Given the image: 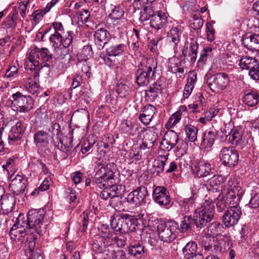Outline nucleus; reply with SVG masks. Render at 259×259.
<instances>
[{
  "label": "nucleus",
  "mask_w": 259,
  "mask_h": 259,
  "mask_svg": "<svg viewBox=\"0 0 259 259\" xmlns=\"http://www.w3.org/2000/svg\"><path fill=\"white\" fill-rule=\"evenodd\" d=\"M96 164L98 169L95 175V181L99 188H104L100 193V197L106 200L109 198L118 197L119 191H118L117 186L113 185L115 183V174L117 172L115 164L110 162L105 165L99 159L96 162Z\"/></svg>",
  "instance_id": "f257e3e1"
},
{
  "label": "nucleus",
  "mask_w": 259,
  "mask_h": 259,
  "mask_svg": "<svg viewBox=\"0 0 259 259\" xmlns=\"http://www.w3.org/2000/svg\"><path fill=\"white\" fill-rule=\"evenodd\" d=\"M52 58V54L50 51L46 48L39 49L35 48L31 50L29 53L28 60L25 62V65L29 67L30 69L34 68L42 70L47 67L50 69V66L45 63Z\"/></svg>",
  "instance_id": "f03ea898"
},
{
  "label": "nucleus",
  "mask_w": 259,
  "mask_h": 259,
  "mask_svg": "<svg viewBox=\"0 0 259 259\" xmlns=\"http://www.w3.org/2000/svg\"><path fill=\"white\" fill-rule=\"evenodd\" d=\"M214 211L212 200L206 198L204 202L195 209L193 214L196 221V227L201 228L210 222L214 217Z\"/></svg>",
  "instance_id": "7ed1b4c3"
},
{
  "label": "nucleus",
  "mask_w": 259,
  "mask_h": 259,
  "mask_svg": "<svg viewBox=\"0 0 259 259\" xmlns=\"http://www.w3.org/2000/svg\"><path fill=\"white\" fill-rule=\"evenodd\" d=\"M110 226L116 234H126L136 228L134 219L127 214L111 217Z\"/></svg>",
  "instance_id": "20e7f679"
},
{
  "label": "nucleus",
  "mask_w": 259,
  "mask_h": 259,
  "mask_svg": "<svg viewBox=\"0 0 259 259\" xmlns=\"http://www.w3.org/2000/svg\"><path fill=\"white\" fill-rule=\"evenodd\" d=\"M46 212L42 209L30 210L27 214L26 227L34 229L39 235H42L46 231V225L44 224Z\"/></svg>",
  "instance_id": "39448f33"
},
{
  "label": "nucleus",
  "mask_w": 259,
  "mask_h": 259,
  "mask_svg": "<svg viewBox=\"0 0 259 259\" xmlns=\"http://www.w3.org/2000/svg\"><path fill=\"white\" fill-rule=\"evenodd\" d=\"M157 228L159 239L165 243L172 241L180 231L178 224L171 220L166 222H161Z\"/></svg>",
  "instance_id": "423d86ee"
},
{
  "label": "nucleus",
  "mask_w": 259,
  "mask_h": 259,
  "mask_svg": "<svg viewBox=\"0 0 259 259\" xmlns=\"http://www.w3.org/2000/svg\"><path fill=\"white\" fill-rule=\"evenodd\" d=\"M240 182L237 177L231 176L227 184V197L233 199V201L235 203H239L244 194V190L240 186Z\"/></svg>",
  "instance_id": "0eeeda50"
},
{
  "label": "nucleus",
  "mask_w": 259,
  "mask_h": 259,
  "mask_svg": "<svg viewBox=\"0 0 259 259\" xmlns=\"http://www.w3.org/2000/svg\"><path fill=\"white\" fill-rule=\"evenodd\" d=\"M23 219L24 215L20 213L9 232L10 238L13 244L19 241L22 242L21 237H24L26 235L25 229H23V224H25L23 221Z\"/></svg>",
  "instance_id": "6e6552de"
},
{
  "label": "nucleus",
  "mask_w": 259,
  "mask_h": 259,
  "mask_svg": "<svg viewBox=\"0 0 259 259\" xmlns=\"http://www.w3.org/2000/svg\"><path fill=\"white\" fill-rule=\"evenodd\" d=\"M220 158L223 164L233 167L238 163L239 153L232 147H223L220 151Z\"/></svg>",
  "instance_id": "1a4fd4ad"
},
{
  "label": "nucleus",
  "mask_w": 259,
  "mask_h": 259,
  "mask_svg": "<svg viewBox=\"0 0 259 259\" xmlns=\"http://www.w3.org/2000/svg\"><path fill=\"white\" fill-rule=\"evenodd\" d=\"M233 205L225 211L223 217V221L225 225L230 227L236 225L241 214V208L239 206V203H235L233 201Z\"/></svg>",
  "instance_id": "9d476101"
},
{
  "label": "nucleus",
  "mask_w": 259,
  "mask_h": 259,
  "mask_svg": "<svg viewBox=\"0 0 259 259\" xmlns=\"http://www.w3.org/2000/svg\"><path fill=\"white\" fill-rule=\"evenodd\" d=\"M14 104L17 106L19 112H26L33 108V101L30 96L23 95L20 92H17L12 95Z\"/></svg>",
  "instance_id": "9b49d317"
},
{
  "label": "nucleus",
  "mask_w": 259,
  "mask_h": 259,
  "mask_svg": "<svg viewBox=\"0 0 259 259\" xmlns=\"http://www.w3.org/2000/svg\"><path fill=\"white\" fill-rule=\"evenodd\" d=\"M229 82L227 74L219 73L214 75L212 82L209 83V87L212 92L219 93L226 89L229 86Z\"/></svg>",
  "instance_id": "f8f14e48"
},
{
  "label": "nucleus",
  "mask_w": 259,
  "mask_h": 259,
  "mask_svg": "<svg viewBox=\"0 0 259 259\" xmlns=\"http://www.w3.org/2000/svg\"><path fill=\"white\" fill-rule=\"evenodd\" d=\"M147 191L144 186H140L130 193L125 199L127 202L135 205L141 204L146 198Z\"/></svg>",
  "instance_id": "ddd939ff"
},
{
  "label": "nucleus",
  "mask_w": 259,
  "mask_h": 259,
  "mask_svg": "<svg viewBox=\"0 0 259 259\" xmlns=\"http://www.w3.org/2000/svg\"><path fill=\"white\" fill-rule=\"evenodd\" d=\"M153 197L156 203L160 205H167L170 201L169 192L163 186H157L153 191Z\"/></svg>",
  "instance_id": "4468645a"
},
{
  "label": "nucleus",
  "mask_w": 259,
  "mask_h": 259,
  "mask_svg": "<svg viewBox=\"0 0 259 259\" xmlns=\"http://www.w3.org/2000/svg\"><path fill=\"white\" fill-rule=\"evenodd\" d=\"M179 140V136L174 131L166 132L160 143V147L163 150L169 151L177 144Z\"/></svg>",
  "instance_id": "2eb2a0df"
},
{
  "label": "nucleus",
  "mask_w": 259,
  "mask_h": 259,
  "mask_svg": "<svg viewBox=\"0 0 259 259\" xmlns=\"http://www.w3.org/2000/svg\"><path fill=\"white\" fill-rule=\"evenodd\" d=\"M124 12L123 7L120 5L115 6L109 15V17L112 20L114 25H118V29L122 28L126 21L123 17Z\"/></svg>",
  "instance_id": "dca6fc26"
},
{
  "label": "nucleus",
  "mask_w": 259,
  "mask_h": 259,
  "mask_svg": "<svg viewBox=\"0 0 259 259\" xmlns=\"http://www.w3.org/2000/svg\"><path fill=\"white\" fill-rule=\"evenodd\" d=\"M193 174L198 178L206 177L211 172V165L203 161L195 162L191 166Z\"/></svg>",
  "instance_id": "f3484780"
},
{
  "label": "nucleus",
  "mask_w": 259,
  "mask_h": 259,
  "mask_svg": "<svg viewBox=\"0 0 259 259\" xmlns=\"http://www.w3.org/2000/svg\"><path fill=\"white\" fill-rule=\"evenodd\" d=\"M53 139V136L46 131L39 130L33 135L34 143L36 147H46Z\"/></svg>",
  "instance_id": "a211bd4d"
},
{
  "label": "nucleus",
  "mask_w": 259,
  "mask_h": 259,
  "mask_svg": "<svg viewBox=\"0 0 259 259\" xmlns=\"http://www.w3.org/2000/svg\"><path fill=\"white\" fill-rule=\"evenodd\" d=\"M156 112V108L154 106L146 105L141 110L139 118L144 124L148 125L151 121Z\"/></svg>",
  "instance_id": "6ab92c4d"
},
{
  "label": "nucleus",
  "mask_w": 259,
  "mask_h": 259,
  "mask_svg": "<svg viewBox=\"0 0 259 259\" xmlns=\"http://www.w3.org/2000/svg\"><path fill=\"white\" fill-rule=\"evenodd\" d=\"M95 41L99 49H102L111 38L110 33L104 28L97 29L94 34Z\"/></svg>",
  "instance_id": "aec40b11"
},
{
  "label": "nucleus",
  "mask_w": 259,
  "mask_h": 259,
  "mask_svg": "<svg viewBox=\"0 0 259 259\" xmlns=\"http://www.w3.org/2000/svg\"><path fill=\"white\" fill-rule=\"evenodd\" d=\"M242 100L244 104L249 107L256 106L259 102V91L252 90L246 91Z\"/></svg>",
  "instance_id": "412c9836"
},
{
  "label": "nucleus",
  "mask_w": 259,
  "mask_h": 259,
  "mask_svg": "<svg viewBox=\"0 0 259 259\" xmlns=\"http://www.w3.org/2000/svg\"><path fill=\"white\" fill-rule=\"evenodd\" d=\"M136 75V82L139 86L146 85L150 82V80L155 79V75L143 68L138 69Z\"/></svg>",
  "instance_id": "4be33fe9"
},
{
  "label": "nucleus",
  "mask_w": 259,
  "mask_h": 259,
  "mask_svg": "<svg viewBox=\"0 0 259 259\" xmlns=\"http://www.w3.org/2000/svg\"><path fill=\"white\" fill-rule=\"evenodd\" d=\"M10 185L14 194L19 195L25 191L26 188V180L21 176L17 175L12 179Z\"/></svg>",
  "instance_id": "5701e85b"
},
{
  "label": "nucleus",
  "mask_w": 259,
  "mask_h": 259,
  "mask_svg": "<svg viewBox=\"0 0 259 259\" xmlns=\"http://www.w3.org/2000/svg\"><path fill=\"white\" fill-rule=\"evenodd\" d=\"M245 133L241 128H236L233 131L231 143L236 146L242 147L247 141L245 140Z\"/></svg>",
  "instance_id": "b1692460"
},
{
  "label": "nucleus",
  "mask_w": 259,
  "mask_h": 259,
  "mask_svg": "<svg viewBox=\"0 0 259 259\" xmlns=\"http://www.w3.org/2000/svg\"><path fill=\"white\" fill-rule=\"evenodd\" d=\"M168 155V154L160 155L154 160L151 169V171L153 175L158 176L163 171L164 165L167 160Z\"/></svg>",
  "instance_id": "393cba45"
},
{
  "label": "nucleus",
  "mask_w": 259,
  "mask_h": 259,
  "mask_svg": "<svg viewBox=\"0 0 259 259\" xmlns=\"http://www.w3.org/2000/svg\"><path fill=\"white\" fill-rule=\"evenodd\" d=\"M167 23V16L162 12H159L157 15L154 14L150 21V26L156 29H160Z\"/></svg>",
  "instance_id": "a878e982"
},
{
  "label": "nucleus",
  "mask_w": 259,
  "mask_h": 259,
  "mask_svg": "<svg viewBox=\"0 0 259 259\" xmlns=\"http://www.w3.org/2000/svg\"><path fill=\"white\" fill-rule=\"evenodd\" d=\"M242 44L248 50L259 52V35L251 34L243 39Z\"/></svg>",
  "instance_id": "bb28decb"
},
{
  "label": "nucleus",
  "mask_w": 259,
  "mask_h": 259,
  "mask_svg": "<svg viewBox=\"0 0 259 259\" xmlns=\"http://www.w3.org/2000/svg\"><path fill=\"white\" fill-rule=\"evenodd\" d=\"M15 198L12 195H4L0 199L2 209L7 213L11 212L15 206Z\"/></svg>",
  "instance_id": "cd10ccee"
},
{
  "label": "nucleus",
  "mask_w": 259,
  "mask_h": 259,
  "mask_svg": "<svg viewBox=\"0 0 259 259\" xmlns=\"http://www.w3.org/2000/svg\"><path fill=\"white\" fill-rule=\"evenodd\" d=\"M196 80L197 74L196 72L194 71L190 72L187 79V83L185 85L183 92V97L185 99H187L191 94Z\"/></svg>",
  "instance_id": "c85d7f7f"
},
{
  "label": "nucleus",
  "mask_w": 259,
  "mask_h": 259,
  "mask_svg": "<svg viewBox=\"0 0 259 259\" xmlns=\"http://www.w3.org/2000/svg\"><path fill=\"white\" fill-rule=\"evenodd\" d=\"M216 132L214 131H206L202 138L200 146L202 148H209L213 144L216 138Z\"/></svg>",
  "instance_id": "c756f323"
},
{
  "label": "nucleus",
  "mask_w": 259,
  "mask_h": 259,
  "mask_svg": "<svg viewBox=\"0 0 259 259\" xmlns=\"http://www.w3.org/2000/svg\"><path fill=\"white\" fill-rule=\"evenodd\" d=\"M24 132L23 123L21 121H18L15 125L13 126L9 134V140L11 141H17L22 136Z\"/></svg>",
  "instance_id": "7c9ffc66"
},
{
  "label": "nucleus",
  "mask_w": 259,
  "mask_h": 259,
  "mask_svg": "<svg viewBox=\"0 0 259 259\" xmlns=\"http://www.w3.org/2000/svg\"><path fill=\"white\" fill-rule=\"evenodd\" d=\"M233 200V199L232 198L227 197V194L226 196L220 194L215 200L217 210L222 212L229 204L231 207L234 202Z\"/></svg>",
  "instance_id": "2f4dec72"
},
{
  "label": "nucleus",
  "mask_w": 259,
  "mask_h": 259,
  "mask_svg": "<svg viewBox=\"0 0 259 259\" xmlns=\"http://www.w3.org/2000/svg\"><path fill=\"white\" fill-rule=\"evenodd\" d=\"M239 65L242 69L250 70L259 67V62L255 58L245 56L239 59Z\"/></svg>",
  "instance_id": "473e14b6"
},
{
  "label": "nucleus",
  "mask_w": 259,
  "mask_h": 259,
  "mask_svg": "<svg viewBox=\"0 0 259 259\" xmlns=\"http://www.w3.org/2000/svg\"><path fill=\"white\" fill-rule=\"evenodd\" d=\"M196 199L193 196H190L180 200L179 204L181 207V211L186 213L192 210L196 202Z\"/></svg>",
  "instance_id": "72a5a7b5"
},
{
  "label": "nucleus",
  "mask_w": 259,
  "mask_h": 259,
  "mask_svg": "<svg viewBox=\"0 0 259 259\" xmlns=\"http://www.w3.org/2000/svg\"><path fill=\"white\" fill-rule=\"evenodd\" d=\"M198 48V44L197 42L194 41L190 44L189 49L188 48L184 49L182 54L183 55L186 57H190V61L191 62H194L196 61L197 58V53Z\"/></svg>",
  "instance_id": "f704fd0d"
},
{
  "label": "nucleus",
  "mask_w": 259,
  "mask_h": 259,
  "mask_svg": "<svg viewBox=\"0 0 259 259\" xmlns=\"http://www.w3.org/2000/svg\"><path fill=\"white\" fill-rule=\"evenodd\" d=\"M184 130L189 142H193L195 144V142L197 141L198 128L194 125L188 124L185 126Z\"/></svg>",
  "instance_id": "c9c22d12"
},
{
  "label": "nucleus",
  "mask_w": 259,
  "mask_h": 259,
  "mask_svg": "<svg viewBox=\"0 0 259 259\" xmlns=\"http://www.w3.org/2000/svg\"><path fill=\"white\" fill-rule=\"evenodd\" d=\"M25 68L31 71V74L29 76L24 78L25 85L26 84H33L34 83H38L39 82V71L40 69L33 67V69H30L29 67H27L25 65Z\"/></svg>",
  "instance_id": "e433bc0d"
},
{
  "label": "nucleus",
  "mask_w": 259,
  "mask_h": 259,
  "mask_svg": "<svg viewBox=\"0 0 259 259\" xmlns=\"http://www.w3.org/2000/svg\"><path fill=\"white\" fill-rule=\"evenodd\" d=\"M92 48L90 46H84L77 54V60L80 63L87 60L92 56Z\"/></svg>",
  "instance_id": "4c0bfd02"
},
{
  "label": "nucleus",
  "mask_w": 259,
  "mask_h": 259,
  "mask_svg": "<svg viewBox=\"0 0 259 259\" xmlns=\"http://www.w3.org/2000/svg\"><path fill=\"white\" fill-rule=\"evenodd\" d=\"M125 48L123 44L112 45L106 49V52L109 56H119L123 54Z\"/></svg>",
  "instance_id": "58836bf2"
},
{
  "label": "nucleus",
  "mask_w": 259,
  "mask_h": 259,
  "mask_svg": "<svg viewBox=\"0 0 259 259\" xmlns=\"http://www.w3.org/2000/svg\"><path fill=\"white\" fill-rule=\"evenodd\" d=\"M197 249V245L195 242L192 241L187 243L183 248V253L184 257L186 258L192 257L196 253Z\"/></svg>",
  "instance_id": "ea45409f"
},
{
  "label": "nucleus",
  "mask_w": 259,
  "mask_h": 259,
  "mask_svg": "<svg viewBox=\"0 0 259 259\" xmlns=\"http://www.w3.org/2000/svg\"><path fill=\"white\" fill-rule=\"evenodd\" d=\"M196 222L194 217L192 218L191 216H185L180 225L181 231L184 232L190 231L194 225L196 226Z\"/></svg>",
  "instance_id": "a19ab883"
},
{
  "label": "nucleus",
  "mask_w": 259,
  "mask_h": 259,
  "mask_svg": "<svg viewBox=\"0 0 259 259\" xmlns=\"http://www.w3.org/2000/svg\"><path fill=\"white\" fill-rule=\"evenodd\" d=\"M182 32L178 27L172 28L167 33V37L176 46L180 41Z\"/></svg>",
  "instance_id": "79ce46f5"
},
{
  "label": "nucleus",
  "mask_w": 259,
  "mask_h": 259,
  "mask_svg": "<svg viewBox=\"0 0 259 259\" xmlns=\"http://www.w3.org/2000/svg\"><path fill=\"white\" fill-rule=\"evenodd\" d=\"M131 91L132 88L130 85L123 83H119L117 85L116 92L118 95L121 98H124L128 96Z\"/></svg>",
  "instance_id": "37998d69"
},
{
  "label": "nucleus",
  "mask_w": 259,
  "mask_h": 259,
  "mask_svg": "<svg viewBox=\"0 0 259 259\" xmlns=\"http://www.w3.org/2000/svg\"><path fill=\"white\" fill-rule=\"evenodd\" d=\"M202 99V95H199L196 98L195 102L189 105V107L192 109L193 112H199L203 109Z\"/></svg>",
  "instance_id": "c03bdc74"
},
{
  "label": "nucleus",
  "mask_w": 259,
  "mask_h": 259,
  "mask_svg": "<svg viewBox=\"0 0 259 259\" xmlns=\"http://www.w3.org/2000/svg\"><path fill=\"white\" fill-rule=\"evenodd\" d=\"M212 52L211 47L207 46L205 47L201 52L200 57L198 61V65L202 66L205 64L207 57L210 56Z\"/></svg>",
  "instance_id": "a18cd8bd"
},
{
  "label": "nucleus",
  "mask_w": 259,
  "mask_h": 259,
  "mask_svg": "<svg viewBox=\"0 0 259 259\" xmlns=\"http://www.w3.org/2000/svg\"><path fill=\"white\" fill-rule=\"evenodd\" d=\"M157 61L153 58H149L147 59L145 68L144 69L148 71L151 74L155 75V70L157 68Z\"/></svg>",
  "instance_id": "49530a36"
},
{
  "label": "nucleus",
  "mask_w": 259,
  "mask_h": 259,
  "mask_svg": "<svg viewBox=\"0 0 259 259\" xmlns=\"http://www.w3.org/2000/svg\"><path fill=\"white\" fill-rule=\"evenodd\" d=\"M144 247L140 244H136L130 249L129 253L131 255L139 257L144 252Z\"/></svg>",
  "instance_id": "de8ad7c7"
},
{
  "label": "nucleus",
  "mask_w": 259,
  "mask_h": 259,
  "mask_svg": "<svg viewBox=\"0 0 259 259\" xmlns=\"http://www.w3.org/2000/svg\"><path fill=\"white\" fill-rule=\"evenodd\" d=\"M65 36H63V34H60L58 32H54L49 37V40L52 44L53 47H58L59 44H61L62 41V38Z\"/></svg>",
  "instance_id": "09e8293b"
},
{
  "label": "nucleus",
  "mask_w": 259,
  "mask_h": 259,
  "mask_svg": "<svg viewBox=\"0 0 259 259\" xmlns=\"http://www.w3.org/2000/svg\"><path fill=\"white\" fill-rule=\"evenodd\" d=\"M176 61H178V60L177 58H171L169 59L168 66L169 71L174 73H176L177 72L183 73L184 72V69L183 68L179 67L178 63H176Z\"/></svg>",
  "instance_id": "8fccbe9b"
},
{
  "label": "nucleus",
  "mask_w": 259,
  "mask_h": 259,
  "mask_svg": "<svg viewBox=\"0 0 259 259\" xmlns=\"http://www.w3.org/2000/svg\"><path fill=\"white\" fill-rule=\"evenodd\" d=\"M18 68L15 65H10L7 69L5 77L10 80L14 79L18 76Z\"/></svg>",
  "instance_id": "3c124183"
},
{
  "label": "nucleus",
  "mask_w": 259,
  "mask_h": 259,
  "mask_svg": "<svg viewBox=\"0 0 259 259\" xmlns=\"http://www.w3.org/2000/svg\"><path fill=\"white\" fill-rule=\"evenodd\" d=\"M154 15V12L150 9L144 8L140 13V21L141 22L147 21L151 18L152 19V16Z\"/></svg>",
  "instance_id": "603ef678"
},
{
  "label": "nucleus",
  "mask_w": 259,
  "mask_h": 259,
  "mask_svg": "<svg viewBox=\"0 0 259 259\" xmlns=\"http://www.w3.org/2000/svg\"><path fill=\"white\" fill-rule=\"evenodd\" d=\"M72 34V32L70 31H68L66 34L64 33L63 34V36L65 37L62 38L61 44L64 48H66L69 47L72 44L73 39V36Z\"/></svg>",
  "instance_id": "864d4df0"
},
{
  "label": "nucleus",
  "mask_w": 259,
  "mask_h": 259,
  "mask_svg": "<svg viewBox=\"0 0 259 259\" xmlns=\"http://www.w3.org/2000/svg\"><path fill=\"white\" fill-rule=\"evenodd\" d=\"M182 115L178 112L177 111L174 113L169 118V120L166 124V126L169 125L171 127V126L177 124L181 120Z\"/></svg>",
  "instance_id": "5fc2aeb1"
},
{
  "label": "nucleus",
  "mask_w": 259,
  "mask_h": 259,
  "mask_svg": "<svg viewBox=\"0 0 259 259\" xmlns=\"http://www.w3.org/2000/svg\"><path fill=\"white\" fill-rule=\"evenodd\" d=\"M95 141H90L89 140H85L83 142L81 145V152L82 154H85L88 152L94 146Z\"/></svg>",
  "instance_id": "6e6d98bb"
},
{
  "label": "nucleus",
  "mask_w": 259,
  "mask_h": 259,
  "mask_svg": "<svg viewBox=\"0 0 259 259\" xmlns=\"http://www.w3.org/2000/svg\"><path fill=\"white\" fill-rule=\"evenodd\" d=\"M47 12H48L46 11V8H45L44 10H38L34 11L32 14V17L33 20L35 22H37Z\"/></svg>",
  "instance_id": "4d7b16f0"
},
{
  "label": "nucleus",
  "mask_w": 259,
  "mask_h": 259,
  "mask_svg": "<svg viewBox=\"0 0 259 259\" xmlns=\"http://www.w3.org/2000/svg\"><path fill=\"white\" fill-rule=\"evenodd\" d=\"M100 235L104 238H109L112 236L108 227L107 225H103L100 228Z\"/></svg>",
  "instance_id": "13d9d810"
},
{
  "label": "nucleus",
  "mask_w": 259,
  "mask_h": 259,
  "mask_svg": "<svg viewBox=\"0 0 259 259\" xmlns=\"http://www.w3.org/2000/svg\"><path fill=\"white\" fill-rule=\"evenodd\" d=\"M15 165V159L14 158H9L7 160L6 164L3 165V168L4 170H6L8 173L9 171H12V169Z\"/></svg>",
  "instance_id": "bf43d9fd"
},
{
  "label": "nucleus",
  "mask_w": 259,
  "mask_h": 259,
  "mask_svg": "<svg viewBox=\"0 0 259 259\" xmlns=\"http://www.w3.org/2000/svg\"><path fill=\"white\" fill-rule=\"evenodd\" d=\"M249 206L251 208H256L259 206V193L255 194L250 199Z\"/></svg>",
  "instance_id": "052dcab7"
},
{
  "label": "nucleus",
  "mask_w": 259,
  "mask_h": 259,
  "mask_svg": "<svg viewBox=\"0 0 259 259\" xmlns=\"http://www.w3.org/2000/svg\"><path fill=\"white\" fill-rule=\"evenodd\" d=\"M39 87V85L38 83H34L33 84H26L25 87L29 93L34 95L37 93Z\"/></svg>",
  "instance_id": "680f3d73"
},
{
  "label": "nucleus",
  "mask_w": 259,
  "mask_h": 259,
  "mask_svg": "<svg viewBox=\"0 0 259 259\" xmlns=\"http://www.w3.org/2000/svg\"><path fill=\"white\" fill-rule=\"evenodd\" d=\"M248 74L251 79L259 82V67L251 69L249 71Z\"/></svg>",
  "instance_id": "e2e57ef3"
},
{
  "label": "nucleus",
  "mask_w": 259,
  "mask_h": 259,
  "mask_svg": "<svg viewBox=\"0 0 259 259\" xmlns=\"http://www.w3.org/2000/svg\"><path fill=\"white\" fill-rule=\"evenodd\" d=\"M52 26L55 30L54 32H58L63 34L64 33V29L61 22H54L52 23Z\"/></svg>",
  "instance_id": "0e129e2a"
},
{
  "label": "nucleus",
  "mask_w": 259,
  "mask_h": 259,
  "mask_svg": "<svg viewBox=\"0 0 259 259\" xmlns=\"http://www.w3.org/2000/svg\"><path fill=\"white\" fill-rule=\"evenodd\" d=\"M203 24V20L199 16H197V18L194 19V21L191 23V27L194 29H198L200 28L202 26Z\"/></svg>",
  "instance_id": "69168bd1"
},
{
  "label": "nucleus",
  "mask_w": 259,
  "mask_h": 259,
  "mask_svg": "<svg viewBox=\"0 0 259 259\" xmlns=\"http://www.w3.org/2000/svg\"><path fill=\"white\" fill-rule=\"evenodd\" d=\"M4 28L6 29L14 28L16 26V24L12 17L7 18L3 24Z\"/></svg>",
  "instance_id": "338daca9"
},
{
  "label": "nucleus",
  "mask_w": 259,
  "mask_h": 259,
  "mask_svg": "<svg viewBox=\"0 0 259 259\" xmlns=\"http://www.w3.org/2000/svg\"><path fill=\"white\" fill-rule=\"evenodd\" d=\"M71 179L75 184H79L82 179V174L78 171H76L71 175Z\"/></svg>",
  "instance_id": "774afa93"
}]
</instances>
